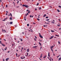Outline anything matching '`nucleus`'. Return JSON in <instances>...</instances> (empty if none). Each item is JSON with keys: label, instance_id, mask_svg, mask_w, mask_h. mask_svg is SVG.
Here are the masks:
<instances>
[{"label": "nucleus", "instance_id": "62", "mask_svg": "<svg viewBox=\"0 0 61 61\" xmlns=\"http://www.w3.org/2000/svg\"><path fill=\"white\" fill-rule=\"evenodd\" d=\"M31 17H32V18H33V16H31Z\"/></svg>", "mask_w": 61, "mask_h": 61}, {"label": "nucleus", "instance_id": "13", "mask_svg": "<svg viewBox=\"0 0 61 61\" xmlns=\"http://www.w3.org/2000/svg\"><path fill=\"white\" fill-rule=\"evenodd\" d=\"M42 54H41V56L40 57L41 58L42 57Z\"/></svg>", "mask_w": 61, "mask_h": 61}, {"label": "nucleus", "instance_id": "30", "mask_svg": "<svg viewBox=\"0 0 61 61\" xmlns=\"http://www.w3.org/2000/svg\"><path fill=\"white\" fill-rule=\"evenodd\" d=\"M37 20H38V21H39L40 20V19H38V18H37Z\"/></svg>", "mask_w": 61, "mask_h": 61}, {"label": "nucleus", "instance_id": "10", "mask_svg": "<svg viewBox=\"0 0 61 61\" xmlns=\"http://www.w3.org/2000/svg\"><path fill=\"white\" fill-rule=\"evenodd\" d=\"M46 56H47L46 55H45L44 56V57L43 58H46Z\"/></svg>", "mask_w": 61, "mask_h": 61}, {"label": "nucleus", "instance_id": "47", "mask_svg": "<svg viewBox=\"0 0 61 61\" xmlns=\"http://www.w3.org/2000/svg\"><path fill=\"white\" fill-rule=\"evenodd\" d=\"M7 17L6 18H5V19H5V20H6V19H7Z\"/></svg>", "mask_w": 61, "mask_h": 61}, {"label": "nucleus", "instance_id": "55", "mask_svg": "<svg viewBox=\"0 0 61 61\" xmlns=\"http://www.w3.org/2000/svg\"><path fill=\"white\" fill-rule=\"evenodd\" d=\"M42 49V47H41L40 50H41Z\"/></svg>", "mask_w": 61, "mask_h": 61}, {"label": "nucleus", "instance_id": "45", "mask_svg": "<svg viewBox=\"0 0 61 61\" xmlns=\"http://www.w3.org/2000/svg\"><path fill=\"white\" fill-rule=\"evenodd\" d=\"M60 56V55H59L58 56H57V57H58Z\"/></svg>", "mask_w": 61, "mask_h": 61}, {"label": "nucleus", "instance_id": "48", "mask_svg": "<svg viewBox=\"0 0 61 61\" xmlns=\"http://www.w3.org/2000/svg\"><path fill=\"white\" fill-rule=\"evenodd\" d=\"M39 41H40L41 42V41H42L41 40H39Z\"/></svg>", "mask_w": 61, "mask_h": 61}, {"label": "nucleus", "instance_id": "5", "mask_svg": "<svg viewBox=\"0 0 61 61\" xmlns=\"http://www.w3.org/2000/svg\"><path fill=\"white\" fill-rule=\"evenodd\" d=\"M27 11H28V13H30V11L29 10H27Z\"/></svg>", "mask_w": 61, "mask_h": 61}, {"label": "nucleus", "instance_id": "46", "mask_svg": "<svg viewBox=\"0 0 61 61\" xmlns=\"http://www.w3.org/2000/svg\"><path fill=\"white\" fill-rule=\"evenodd\" d=\"M5 19H4V20H2L3 21H5Z\"/></svg>", "mask_w": 61, "mask_h": 61}, {"label": "nucleus", "instance_id": "31", "mask_svg": "<svg viewBox=\"0 0 61 61\" xmlns=\"http://www.w3.org/2000/svg\"><path fill=\"white\" fill-rule=\"evenodd\" d=\"M14 26L15 27H16V26H17V25H16Z\"/></svg>", "mask_w": 61, "mask_h": 61}, {"label": "nucleus", "instance_id": "51", "mask_svg": "<svg viewBox=\"0 0 61 61\" xmlns=\"http://www.w3.org/2000/svg\"><path fill=\"white\" fill-rule=\"evenodd\" d=\"M30 17H32V15H30Z\"/></svg>", "mask_w": 61, "mask_h": 61}, {"label": "nucleus", "instance_id": "23", "mask_svg": "<svg viewBox=\"0 0 61 61\" xmlns=\"http://www.w3.org/2000/svg\"><path fill=\"white\" fill-rule=\"evenodd\" d=\"M39 10H41V9H42V8L41 7H40V8H39Z\"/></svg>", "mask_w": 61, "mask_h": 61}, {"label": "nucleus", "instance_id": "37", "mask_svg": "<svg viewBox=\"0 0 61 61\" xmlns=\"http://www.w3.org/2000/svg\"><path fill=\"white\" fill-rule=\"evenodd\" d=\"M48 56H49V57H50V56L49 54H48Z\"/></svg>", "mask_w": 61, "mask_h": 61}, {"label": "nucleus", "instance_id": "52", "mask_svg": "<svg viewBox=\"0 0 61 61\" xmlns=\"http://www.w3.org/2000/svg\"><path fill=\"white\" fill-rule=\"evenodd\" d=\"M35 10L36 11L37 10V9H36H36H35Z\"/></svg>", "mask_w": 61, "mask_h": 61}, {"label": "nucleus", "instance_id": "32", "mask_svg": "<svg viewBox=\"0 0 61 61\" xmlns=\"http://www.w3.org/2000/svg\"><path fill=\"white\" fill-rule=\"evenodd\" d=\"M27 55H26V56H27L28 55V52H27Z\"/></svg>", "mask_w": 61, "mask_h": 61}, {"label": "nucleus", "instance_id": "33", "mask_svg": "<svg viewBox=\"0 0 61 61\" xmlns=\"http://www.w3.org/2000/svg\"><path fill=\"white\" fill-rule=\"evenodd\" d=\"M58 43L59 44H60V41H58Z\"/></svg>", "mask_w": 61, "mask_h": 61}, {"label": "nucleus", "instance_id": "49", "mask_svg": "<svg viewBox=\"0 0 61 61\" xmlns=\"http://www.w3.org/2000/svg\"><path fill=\"white\" fill-rule=\"evenodd\" d=\"M39 36H41V35H40V33H39Z\"/></svg>", "mask_w": 61, "mask_h": 61}, {"label": "nucleus", "instance_id": "41", "mask_svg": "<svg viewBox=\"0 0 61 61\" xmlns=\"http://www.w3.org/2000/svg\"><path fill=\"white\" fill-rule=\"evenodd\" d=\"M39 59L40 60H41V61H42V60L40 58H39Z\"/></svg>", "mask_w": 61, "mask_h": 61}, {"label": "nucleus", "instance_id": "27", "mask_svg": "<svg viewBox=\"0 0 61 61\" xmlns=\"http://www.w3.org/2000/svg\"><path fill=\"white\" fill-rule=\"evenodd\" d=\"M51 49V51H52V52H53V50L52 49Z\"/></svg>", "mask_w": 61, "mask_h": 61}, {"label": "nucleus", "instance_id": "54", "mask_svg": "<svg viewBox=\"0 0 61 61\" xmlns=\"http://www.w3.org/2000/svg\"><path fill=\"white\" fill-rule=\"evenodd\" d=\"M5 59H3V61H5Z\"/></svg>", "mask_w": 61, "mask_h": 61}, {"label": "nucleus", "instance_id": "17", "mask_svg": "<svg viewBox=\"0 0 61 61\" xmlns=\"http://www.w3.org/2000/svg\"><path fill=\"white\" fill-rule=\"evenodd\" d=\"M10 16H11V17H12V14H11V13H10Z\"/></svg>", "mask_w": 61, "mask_h": 61}, {"label": "nucleus", "instance_id": "25", "mask_svg": "<svg viewBox=\"0 0 61 61\" xmlns=\"http://www.w3.org/2000/svg\"><path fill=\"white\" fill-rule=\"evenodd\" d=\"M7 48V47H6L5 48V50H6V49Z\"/></svg>", "mask_w": 61, "mask_h": 61}, {"label": "nucleus", "instance_id": "16", "mask_svg": "<svg viewBox=\"0 0 61 61\" xmlns=\"http://www.w3.org/2000/svg\"><path fill=\"white\" fill-rule=\"evenodd\" d=\"M13 24V22H10V25H11V24Z\"/></svg>", "mask_w": 61, "mask_h": 61}, {"label": "nucleus", "instance_id": "40", "mask_svg": "<svg viewBox=\"0 0 61 61\" xmlns=\"http://www.w3.org/2000/svg\"><path fill=\"white\" fill-rule=\"evenodd\" d=\"M8 6L7 5H6V7H7V6Z\"/></svg>", "mask_w": 61, "mask_h": 61}, {"label": "nucleus", "instance_id": "58", "mask_svg": "<svg viewBox=\"0 0 61 61\" xmlns=\"http://www.w3.org/2000/svg\"><path fill=\"white\" fill-rule=\"evenodd\" d=\"M44 27H45L46 26V25H44V26H43Z\"/></svg>", "mask_w": 61, "mask_h": 61}, {"label": "nucleus", "instance_id": "4", "mask_svg": "<svg viewBox=\"0 0 61 61\" xmlns=\"http://www.w3.org/2000/svg\"><path fill=\"white\" fill-rule=\"evenodd\" d=\"M53 37H54V36H51V37L49 39H52V38H53Z\"/></svg>", "mask_w": 61, "mask_h": 61}, {"label": "nucleus", "instance_id": "11", "mask_svg": "<svg viewBox=\"0 0 61 61\" xmlns=\"http://www.w3.org/2000/svg\"><path fill=\"white\" fill-rule=\"evenodd\" d=\"M40 37H41V38H42L43 37V36H42L41 35L40 36Z\"/></svg>", "mask_w": 61, "mask_h": 61}, {"label": "nucleus", "instance_id": "8", "mask_svg": "<svg viewBox=\"0 0 61 61\" xmlns=\"http://www.w3.org/2000/svg\"><path fill=\"white\" fill-rule=\"evenodd\" d=\"M24 20L25 21H26V17H25L24 18Z\"/></svg>", "mask_w": 61, "mask_h": 61}, {"label": "nucleus", "instance_id": "6", "mask_svg": "<svg viewBox=\"0 0 61 61\" xmlns=\"http://www.w3.org/2000/svg\"><path fill=\"white\" fill-rule=\"evenodd\" d=\"M29 49H27L26 52H29Z\"/></svg>", "mask_w": 61, "mask_h": 61}, {"label": "nucleus", "instance_id": "42", "mask_svg": "<svg viewBox=\"0 0 61 61\" xmlns=\"http://www.w3.org/2000/svg\"><path fill=\"white\" fill-rule=\"evenodd\" d=\"M57 25V26H60V25Z\"/></svg>", "mask_w": 61, "mask_h": 61}, {"label": "nucleus", "instance_id": "44", "mask_svg": "<svg viewBox=\"0 0 61 61\" xmlns=\"http://www.w3.org/2000/svg\"><path fill=\"white\" fill-rule=\"evenodd\" d=\"M16 56H17V53H16Z\"/></svg>", "mask_w": 61, "mask_h": 61}, {"label": "nucleus", "instance_id": "3", "mask_svg": "<svg viewBox=\"0 0 61 61\" xmlns=\"http://www.w3.org/2000/svg\"><path fill=\"white\" fill-rule=\"evenodd\" d=\"M30 29L31 30H29V32H30V31L31 32H33V30H32V29H30Z\"/></svg>", "mask_w": 61, "mask_h": 61}, {"label": "nucleus", "instance_id": "1", "mask_svg": "<svg viewBox=\"0 0 61 61\" xmlns=\"http://www.w3.org/2000/svg\"><path fill=\"white\" fill-rule=\"evenodd\" d=\"M23 6H25V7H26V8H28V6L27 5H23Z\"/></svg>", "mask_w": 61, "mask_h": 61}, {"label": "nucleus", "instance_id": "56", "mask_svg": "<svg viewBox=\"0 0 61 61\" xmlns=\"http://www.w3.org/2000/svg\"><path fill=\"white\" fill-rule=\"evenodd\" d=\"M33 24H36V23H35L33 22Z\"/></svg>", "mask_w": 61, "mask_h": 61}, {"label": "nucleus", "instance_id": "19", "mask_svg": "<svg viewBox=\"0 0 61 61\" xmlns=\"http://www.w3.org/2000/svg\"><path fill=\"white\" fill-rule=\"evenodd\" d=\"M3 32H4V31H5V32H6V31H5V30H2Z\"/></svg>", "mask_w": 61, "mask_h": 61}, {"label": "nucleus", "instance_id": "7", "mask_svg": "<svg viewBox=\"0 0 61 61\" xmlns=\"http://www.w3.org/2000/svg\"><path fill=\"white\" fill-rule=\"evenodd\" d=\"M37 47V46H33V48H36Z\"/></svg>", "mask_w": 61, "mask_h": 61}, {"label": "nucleus", "instance_id": "57", "mask_svg": "<svg viewBox=\"0 0 61 61\" xmlns=\"http://www.w3.org/2000/svg\"><path fill=\"white\" fill-rule=\"evenodd\" d=\"M25 16H27V14H26V15H25Z\"/></svg>", "mask_w": 61, "mask_h": 61}, {"label": "nucleus", "instance_id": "50", "mask_svg": "<svg viewBox=\"0 0 61 61\" xmlns=\"http://www.w3.org/2000/svg\"><path fill=\"white\" fill-rule=\"evenodd\" d=\"M49 59V60H50V61H51V59Z\"/></svg>", "mask_w": 61, "mask_h": 61}, {"label": "nucleus", "instance_id": "14", "mask_svg": "<svg viewBox=\"0 0 61 61\" xmlns=\"http://www.w3.org/2000/svg\"><path fill=\"white\" fill-rule=\"evenodd\" d=\"M2 46H5V45H4V44H2Z\"/></svg>", "mask_w": 61, "mask_h": 61}, {"label": "nucleus", "instance_id": "64", "mask_svg": "<svg viewBox=\"0 0 61 61\" xmlns=\"http://www.w3.org/2000/svg\"><path fill=\"white\" fill-rule=\"evenodd\" d=\"M49 54H50V53H49V52L48 53V55H49Z\"/></svg>", "mask_w": 61, "mask_h": 61}, {"label": "nucleus", "instance_id": "26", "mask_svg": "<svg viewBox=\"0 0 61 61\" xmlns=\"http://www.w3.org/2000/svg\"><path fill=\"white\" fill-rule=\"evenodd\" d=\"M10 20H12V17H10Z\"/></svg>", "mask_w": 61, "mask_h": 61}, {"label": "nucleus", "instance_id": "36", "mask_svg": "<svg viewBox=\"0 0 61 61\" xmlns=\"http://www.w3.org/2000/svg\"><path fill=\"white\" fill-rule=\"evenodd\" d=\"M46 18H48V17H46Z\"/></svg>", "mask_w": 61, "mask_h": 61}, {"label": "nucleus", "instance_id": "24", "mask_svg": "<svg viewBox=\"0 0 61 61\" xmlns=\"http://www.w3.org/2000/svg\"><path fill=\"white\" fill-rule=\"evenodd\" d=\"M49 19H47L46 20V21H49Z\"/></svg>", "mask_w": 61, "mask_h": 61}, {"label": "nucleus", "instance_id": "60", "mask_svg": "<svg viewBox=\"0 0 61 61\" xmlns=\"http://www.w3.org/2000/svg\"><path fill=\"white\" fill-rule=\"evenodd\" d=\"M19 3V1H18V2H17V4H18Z\"/></svg>", "mask_w": 61, "mask_h": 61}, {"label": "nucleus", "instance_id": "2", "mask_svg": "<svg viewBox=\"0 0 61 61\" xmlns=\"http://www.w3.org/2000/svg\"><path fill=\"white\" fill-rule=\"evenodd\" d=\"M54 45L52 46H51V49H52L53 47H54V46H55V44H54Z\"/></svg>", "mask_w": 61, "mask_h": 61}, {"label": "nucleus", "instance_id": "28", "mask_svg": "<svg viewBox=\"0 0 61 61\" xmlns=\"http://www.w3.org/2000/svg\"><path fill=\"white\" fill-rule=\"evenodd\" d=\"M27 25L28 26H29V24H28Z\"/></svg>", "mask_w": 61, "mask_h": 61}, {"label": "nucleus", "instance_id": "22", "mask_svg": "<svg viewBox=\"0 0 61 61\" xmlns=\"http://www.w3.org/2000/svg\"><path fill=\"white\" fill-rule=\"evenodd\" d=\"M57 11L58 12H60V11L59 10L57 9Z\"/></svg>", "mask_w": 61, "mask_h": 61}, {"label": "nucleus", "instance_id": "59", "mask_svg": "<svg viewBox=\"0 0 61 61\" xmlns=\"http://www.w3.org/2000/svg\"><path fill=\"white\" fill-rule=\"evenodd\" d=\"M3 6V4H2L1 5V6Z\"/></svg>", "mask_w": 61, "mask_h": 61}, {"label": "nucleus", "instance_id": "43", "mask_svg": "<svg viewBox=\"0 0 61 61\" xmlns=\"http://www.w3.org/2000/svg\"><path fill=\"white\" fill-rule=\"evenodd\" d=\"M55 36H59L57 35H55Z\"/></svg>", "mask_w": 61, "mask_h": 61}, {"label": "nucleus", "instance_id": "12", "mask_svg": "<svg viewBox=\"0 0 61 61\" xmlns=\"http://www.w3.org/2000/svg\"><path fill=\"white\" fill-rule=\"evenodd\" d=\"M24 58H25V56H24V58H22V57H21L20 58H21V59H24Z\"/></svg>", "mask_w": 61, "mask_h": 61}, {"label": "nucleus", "instance_id": "38", "mask_svg": "<svg viewBox=\"0 0 61 61\" xmlns=\"http://www.w3.org/2000/svg\"><path fill=\"white\" fill-rule=\"evenodd\" d=\"M61 58H59V60H61Z\"/></svg>", "mask_w": 61, "mask_h": 61}, {"label": "nucleus", "instance_id": "21", "mask_svg": "<svg viewBox=\"0 0 61 61\" xmlns=\"http://www.w3.org/2000/svg\"><path fill=\"white\" fill-rule=\"evenodd\" d=\"M51 32H55V31H54V30H51Z\"/></svg>", "mask_w": 61, "mask_h": 61}, {"label": "nucleus", "instance_id": "61", "mask_svg": "<svg viewBox=\"0 0 61 61\" xmlns=\"http://www.w3.org/2000/svg\"><path fill=\"white\" fill-rule=\"evenodd\" d=\"M23 47H22V50H23Z\"/></svg>", "mask_w": 61, "mask_h": 61}, {"label": "nucleus", "instance_id": "18", "mask_svg": "<svg viewBox=\"0 0 61 61\" xmlns=\"http://www.w3.org/2000/svg\"><path fill=\"white\" fill-rule=\"evenodd\" d=\"M46 14H45L43 16V17H45V16H46Z\"/></svg>", "mask_w": 61, "mask_h": 61}, {"label": "nucleus", "instance_id": "34", "mask_svg": "<svg viewBox=\"0 0 61 61\" xmlns=\"http://www.w3.org/2000/svg\"><path fill=\"white\" fill-rule=\"evenodd\" d=\"M0 44H1V45H2V42H1V41H0Z\"/></svg>", "mask_w": 61, "mask_h": 61}, {"label": "nucleus", "instance_id": "63", "mask_svg": "<svg viewBox=\"0 0 61 61\" xmlns=\"http://www.w3.org/2000/svg\"><path fill=\"white\" fill-rule=\"evenodd\" d=\"M6 15H7V13H6Z\"/></svg>", "mask_w": 61, "mask_h": 61}, {"label": "nucleus", "instance_id": "15", "mask_svg": "<svg viewBox=\"0 0 61 61\" xmlns=\"http://www.w3.org/2000/svg\"><path fill=\"white\" fill-rule=\"evenodd\" d=\"M39 44L40 45V46H41V43H40V42H39Z\"/></svg>", "mask_w": 61, "mask_h": 61}, {"label": "nucleus", "instance_id": "39", "mask_svg": "<svg viewBox=\"0 0 61 61\" xmlns=\"http://www.w3.org/2000/svg\"><path fill=\"white\" fill-rule=\"evenodd\" d=\"M35 37L36 39V38H37V37H36V36H35Z\"/></svg>", "mask_w": 61, "mask_h": 61}, {"label": "nucleus", "instance_id": "53", "mask_svg": "<svg viewBox=\"0 0 61 61\" xmlns=\"http://www.w3.org/2000/svg\"><path fill=\"white\" fill-rule=\"evenodd\" d=\"M2 49L3 50V51H5V50H4V49Z\"/></svg>", "mask_w": 61, "mask_h": 61}, {"label": "nucleus", "instance_id": "9", "mask_svg": "<svg viewBox=\"0 0 61 61\" xmlns=\"http://www.w3.org/2000/svg\"><path fill=\"white\" fill-rule=\"evenodd\" d=\"M9 58H6V61H8V60H9Z\"/></svg>", "mask_w": 61, "mask_h": 61}, {"label": "nucleus", "instance_id": "29", "mask_svg": "<svg viewBox=\"0 0 61 61\" xmlns=\"http://www.w3.org/2000/svg\"><path fill=\"white\" fill-rule=\"evenodd\" d=\"M58 7L59 8H61V6L59 5V6H58Z\"/></svg>", "mask_w": 61, "mask_h": 61}, {"label": "nucleus", "instance_id": "35", "mask_svg": "<svg viewBox=\"0 0 61 61\" xmlns=\"http://www.w3.org/2000/svg\"><path fill=\"white\" fill-rule=\"evenodd\" d=\"M39 5V3H37V4L36 5Z\"/></svg>", "mask_w": 61, "mask_h": 61}, {"label": "nucleus", "instance_id": "20", "mask_svg": "<svg viewBox=\"0 0 61 61\" xmlns=\"http://www.w3.org/2000/svg\"><path fill=\"white\" fill-rule=\"evenodd\" d=\"M21 38H20V41H23V39H21Z\"/></svg>", "mask_w": 61, "mask_h": 61}]
</instances>
